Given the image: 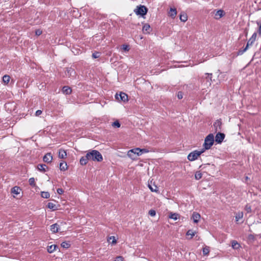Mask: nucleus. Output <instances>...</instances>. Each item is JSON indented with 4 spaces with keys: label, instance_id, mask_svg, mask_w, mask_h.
<instances>
[{
    "label": "nucleus",
    "instance_id": "f257e3e1",
    "mask_svg": "<svg viewBox=\"0 0 261 261\" xmlns=\"http://www.w3.org/2000/svg\"><path fill=\"white\" fill-rule=\"evenodd\" d=\"M214 143V136L213 134H208L204 139L203 144V148L202 149L208 150L211 148Z\"/></svg>",
    "mask_w": 261,
    "mask_h": 261
},
{
    "label": "nucleus",
    "instance_id": "f03ea898",
    "mask_svg": "<svg viewBox=\"0 0 261 261\" xmlns=\"http://www.w3.org/2000/svg\"><path fill=\"white\" fill-rule=\"evenodd\" d=\"M201 82L205 87L208 88L211 86L212 83V73H205L201 77Z\"/></svg>",
    "mask_w": 261,
    "mask_h": 261
},
{
    "label": "nucleus",
    "instance_id": "7ed1b4c3",
    "mask_svg": "<svg viewBox=\"0 0 261 261\" xmlns=\"http://www.w3.org/2000/svg\"><path fill=\"white\" fill-rule=\"evenodd\" d=\"M204 152V149H201L200 151L197 150H194L190 152L187 156L189 161H194L198 159V158Z\"/></svg>",
    "mask_w": 261,
    "mask_h": 261
},
{
    "label": "nucleus",
    "instance_id": "20e7f679",
    "mask_svg": "<svg viewBox=\"0 0 261 261\" xmlns=\"http://www.w3.org/2000/svg\"><path fill=\"white\" fill-rule=\"evenodd\" d=\"M91 161L100 162L103 160V157L102 154L96 150H91Z\"/></svg>",
    "mask_w": 261,
    "mask_h": 261
},
{
    "label": "nucleus",
    "instance_id": "39448f33",
    "mask_svg": "<svg viewBox=\"0 0 261 261\" xmlns=\"http://www.w3.org/2000/svg\"><path fill=\"white\" fill-rule=\"evenodd\" d=\"M134 12L137 15L144 17L148 12L147 8L144 5H139L135 9Z\"/></svg>",
    "mask_w": 261,
    "mask_h": 261
},
{
    "label": "nucleus",
    "instance_id": "423d86ee",
    "mask_svg": "<svg viewBox=\"0 0 261 261\" xmlns=\"http://www.w3.org/2000/svg\"><path fill=\"white\" fill-rule=\"evenodd\" d=\"M76 72L74 68L71 67H68L65 68V75L63 77L70 78L71 79H74L76 77Z\"/></svg>",
    "mask_w": 261,
    "mask_h": 261
},
{
    "label": "nucleus",
    "instance_id": "0eeeda50",
    "mask_svg": "<svg viewBox=\"0 0 261 261\" xmlns=\"http://www.w3.org/2000/svg\"><path fill=\"white\" fill-rule=\"evenodd\" d=\"M127 156L132 160H135L137 156H140V148L137 147L128 151Z\"/></svg>",
    "mask_w": 261,
    "mask_h": 261
},
{
    "label": "nucleus",
    "instance_id": "6e6552de",
    "mask_svg": "<svg viewBox=\"0 0 261 261\" xmlns=\"http://www.w3.org/2000/svg\"><path fill=\"white\" fill-rule=\"evenodd\" d=\"M66 223L63 221L58 222V223H54L50 225V230L53 233H56L59 232L61 226Z\"/></svg>",
    "mask_w": 261,
    "mask_h": 261
},
{
    "label": "nucleus",
    "instance_id": "1a4fd4ad",
    "mask_svg": "<svg viewBox=\"0 0 261 261\" xmlns=\"http://www.w3.org/2000/svg\"><path fill=\"white\" fill-rule=\"evenodd\" d=\"M115 97L117 99L123 102L128 101V96L124 92H120L119 94H116Z\"/></svg>",
    "mask_w": 261,
    "mask_h": 261
},
{
    "label": "nucleus",
    "instance_id": "9d476101",
    "mask_svg": "<svg viewBox=\"0 0 261 261\" xmlns=\"http://www.w3.org/2000/svg\"><path fill=\"white\" fill-rule=\"evenodd\" d=\"M225 135L223 133L219 132L216 134L215 136V141L218 144H221L224 139Z\"/></svg>",
    "mask_w": 261,
    "mask_h": 261
},
{
    "label": "nucleus",
    "instance_id": "9b49d317",
    "mask_svg": "<svg viewBox=\"0 0 261 261\" xmlns=\"http://www.w3.org/2000/svg\"><path fill=\"white\" fill-rule=\"evenodd\" d=\"M53 160V156L50 152L47 153L43 158V161L47 163H50Z\"/></svg>",
    "mask_w": 261,
    "mask_h": 261
},
{
    "label": "nucleus",
    "instance_id": "f8f14e48",
    "mask_svg": "<svg viewBox=\"0 0 261 261\" xmlns=\"http://www.w3.org/2000/svg\"><path fill=\"white\" fill-rule=\"evenodd\" d=\"M142 31L144 34H149L152 31V29L148 23H145L143 27Z\"/></svg>",
    "mask_w": 261,
    "mask_h": 261
},
{
    "label": "nucleus",
    "instance_id": "ddd939ff",
    "mask_svg": "<svg viewBox=\"0 0 261 261\" xmlns=\"http://www.w3.org/2000/svg\"><path fill=\"white\" fill-rule=\"evenodd\" d=\"M200 218H201V216L199 213H198L197 212H194L193 213L192 216V219L194 223H198Z\"/></svg>",
    "mask_w": 261,
    "mask_h": 261
},
{
    "label": "nucleus",
    "instance_id": "4468645a",
    "mask_svg": "<svg viewBox=\"0 0 261 261\" xmlns=\"http://www.w3.org/2000/svg\"><path fill=\"white\" fill-rule=\"evenodd\" d=\"M256 36H257V33L256 32H254L252 36L251 37V38L249 39V40L248 41L247 43V45H248V46L249 47L250 45H252V44L254 42V41H255L256 40Z\"/></svg>",
    "mask_w": 261,
    "mask_h": 261
},
{
    "label": "nucleus",
    "instance_id": "2eb2a0df",
    "mask_svg": "<svg viewBox=\"0 0 261 261\" xmlns=\"http://www.w3.org/2000/svg\"><path fill=\"white\" fill-rule=\"evenodd\" d=\"M37 168L39 171L42 173H45L47 171V169H48V167H47V166L45 164H38L37 165Z\"/></svg>",
    "mask_w": 261,
    "mask_h": 261
},
{
    "label": "nucleus",
    "instance_id": "dca6fc26",
    "mask_svg": "<svg viewBox=\"0 0 261 261\" xmlns=\"http://www.w3.org/2000/svg\"><path fill=\"white\" fill-rule=\"evenodd\" d=\"M62 92L65 95H69L71 93L72 89L70 87L67 86H64L62 88Z\"/></svg>",
    "mask_w": 261,
    "mask_h": 261
},
{
    "label": "nucleus",
    "instance_id": "f3484780",
    "mask_svg": "<svg viewBox=\"0 0 261 261\" xmlns=\"http://www.w3.org/2000/svg\"><path fill=\"white\" fill-rule=\"evenodd\" d=\"M67 155L66 151L63 149L59 150V158L60 159H64Z\"/></svg>",
    "mask_w": 261,
    "mask_h": 261
},
{
    "label": "nucleus",
    "instance_id": "a211bd4d",
    "mask_svg": "<svg viewBox=\"0 0 261 261\" xmlns=\"http://www.w3.org/2000/svg\"><path fill=\"white\" fill-rule=\"evenodd\" d=\"M57 248H58V246L55 244L48 246L47 247V252L49 253H51L56 249Z\"/></svg>",
    "mask_w": 261,
    "mask_h": 261
},
{
    "label": "nucleus",
    "instance_id": "6ab92c4d",
    "mask_svg": "<svg viewBox=\"0 0 261 261\" xmlns=\"http://www.w3.org/2000/svg\"><path fill=\"white\" fill-rule=\"evenodd\" d=\"M224 15V11L222 10H218L215 13V16L216 19H219L222 17Z\"/></svg>",
    "mask_w": 261,
    "mask_h": 261
},
{
    "label": "nucleus",
    "instance_id": "aec40b11",
    "mask_svg": "<svg viewBox=\"0 0 261 261\" xmlns=\"http://www.w3.org/2000/svg\"><path fill=\"white\" fill-rule=\"evenodd\" d=\"M47 207L53 211H56L58 209V206L53 202H48L47 205Z\"/></svg>",
    "mask_w": 261,
    "mask_h": 261
},
{
    "label": "nucleus",
    "instance_id": "412c9836",
    "mask_svg": "<svg viewBox=\"0 0 261 261\" xmlns=\"http://www.w3.org/2000/svg\"><path fill=\"white\" fill-rule=\"evenodd\" d=\"M231 247L234 249H238L241 247L240 244L236 240H233L231 242Z\"/></svg>",
    "mask_w": 261,
    "mask_h": 261
},
{
    "label": "nucleus",
    "instance_id": "4be33fe9",
    "mask_svg": "<svg viewBox=\"0 0 261 261\" xmlns=\"http://www.w3.org/2000/svg\"><path fill=\"white\" fill-rule=\"evenodd\" d=\"M179 19L182 22H186L188 19V16L186 13L185 12H182L180 13L179 15Z\"/></svg>",
    "mask_w": 261,
    "mask_h": 261
},
{
    "label": "nucleus",
    "instance_id": "5701e85b",
    "mask_svg": "<svg viewBox=\"0 0 261 261\" xmlns=\"http://www.w3.org/2000/svg\"><path fill=\"white\" fill-rule=\"evenodd\" d=\"M169 14L172 18H174L177 14L176 9L175 8H171L170 9Z\"/></svg>",
    "mask_w": 261,
    "mask_h": 261
},
{
    "label": "nucleus",
    "instance_id": "b1692460",
    "mask_svg": "<svg viewBox=\"0 0 261 261\" xmlns=\"http://www.w3.org/2000/svg\"><path fill=\"white\" fill-rule=\"evenodd\" d=\"M21 191V189L19 187L15 186L11 189V193L18 195L20 193V191Z\"/></svg>",
    "mask_w": 261,
    "mask_h": 261
},
{
    "label": "nucleus",
    "instance_id": "393cba45",
    "mask_svg": "<svg viewBox=\"0 0 261 261\" xmlns=\"http://www.w3.org/2000/svg\"><path fill=\"white\" fill-rule=\"evenodd\" d=\"M68 166L65 162H61L60 163V169L61 171H65L67 170Z\"/></svg>",
    "mask_w": 261,
    "mask_h": 261
},
{
    "label": "nucleus",
    "instance_id": "a878e982",
    "mask_svg": "<svg viewBox=\"0 0 261 261\" xmlns=\"http://www.w3.org/2000/svg\"><path fill=\"white\" fill-rule=\"evenodd\" d=\"M148 187L151 192L159 193L158 188L156 185H154V187L153 188L149 184H148Z\"/></svg>",
    "mask_w": 261,
    "mask_h": 261
},
{
    "label": "nucleus",
    "instance_id": "bb28decb",
    "mask_svg": "<svg viewBox=\"0 0 261 261\" xmlns=\"http://www.w3.org/2000/svg\"><path fill=\"white\" fill-rule=\"evenodd\" d=\"M248 45H246V46H245V48H244L243 49L241 48V49H240L237 52V55L238 56H241L242 55H243L248 48Z\"/></svg>",
    "mask_w": 261,
    "mask_h": 261
},
{
    "label": "nucleus",
    "instance_id": "cd10ccee",
    "mask_svg": "<svg viewBox=\"0 0 261 261\" xmlns=\"http://www.w3.org/2000/svg\"><path fill=\"white\" fill-rule=\"evenodd\" d=\"M61 246L63 248L68 249L71 246V244L69 242L64 241L61 243Z\"/></svg>",
    "mask_w": 261,
    "mask_h": 261
},
{
    "label": "nucleus",
    "instance_id": "c85d7f7f",
    "mask_svg": "<svg viewBox=\"0 0 261 261\" xmlns=\"http://www.w3.org/2000/svg\"><path fill=\"white\" fill-rule=\"evenodd\" d=\"M169 217L174 220H177L179 218V215L176 213H171Z\"/></svg>",
    "mask_w": 261,
    "mask_h": 261
},
{
    "label": "nucleus",
    "instance_id": "c756f323",
    "mask_svg": "<svg viewBox=\"0 0 261 261\" xmlns=\"http://www.w3.org/2000/svg\"><path fill=\"white\" fill-rule=\"evenodd\" d=\"M41 196L43 198H48L50 197V194L48 192L43 191L41 193Z\"/></svg>",
    "mask_w": 261,
    "mask_h": 261
},
{
    "label": "nucleus",
    "instance_id": "7c9ffc66",
    "mask_svg": "<svg viewBox=\"0 0 261 261\" xmlns=\"http://www.w3.org/2000/svg\"><path fill=\"white\" fill-rule=\"evenodd\" d=\"M221 124H222L221 121L219 120H217L216 122H214V126L216 128V130H217L218 127H219V129H220Z\"/></svg>",
    "mask_w": 261,
    "mask_h": 261
},
{
    "label": "nucleus",
    "instance_id": "2f4dec72",
    "mask_svg": "<svg viewBox=\"0 0 261 261\" xmlns=\"http://www.w3.org/2000/svg\"><path fill=\"white\" fill-rule=\"evenodd\" d=\"M202 174L200 171H196L195 174V178L196 180H199L202 178Z\"/></svg>",
    "mask_w": 261,
    "mask_h": 261
},
{
    "label": "nucleus",
    "instance_id": "473e14b6",
    "mask_svg": "<svg viewBox=\"0 0 261 261\" xmlns=\"http://www.w3.org/2000/svg\"><path fill=\"white\" fill-rule=\"evenodd\" d=\"M10 77L9 75H5L3 77V81L5 84H8L10 81Z\"/></svg>",
    "mask_w": 261,
    "mask_h": 261
},
{
    "label": "nucleus",
    "instance_id": "72a5a7b5",
    "mask_svg": "<svg viewBox=\"0 0 261 261\" xmlns=\"http://www.w3.org/2000/svg\"><path fill=\"white\" fill-rule=\"evenodd\" d=\"M112 126L114 127L119 128L121 126V124L119 120H117L112 123Z\"/></svg>",
    "mask_w": 261,
    "mask_h": 261
},
{
    "label": "nucleus",
    "instance_id": "f704fd0d",
    "mask_svg": "<svg viewBox=\"0 0 261 261\" xmlns=\"http://www.w3.org/2000/svg\"><path fill=\"white\" fill-rule=\"evenodd\" d=\"M243 217V212H239L235 216V219L237 222H238L240 219L242 218Z\"/></svg>",
    "mask_w": 261,
    "mask_h": 261
},
{
    "label": "nucleus",
    "instance_id": "c9c22d12",
    "mask_svg": "<svg viewBox=\"0 0 261 261\" xmlns=\"http://www.w3.org/2000/svg\"><path fill=\"white\" fill-rule=\"evenodd\" d=\"M88 161H87V159L85 158L84 156H82L80 160V163L82 165H86L87 164Z\"/></svg>",
    "mask_w": 261,
    "mask_h": 261
},
{
    "label": "nucleus",
    "instance_id": "e433bc0d",
    "mask_svg": "<svg viewBox=\"0 0 261 261\" xmlns=\"http://www.w3.org/2000/svg\"><path fill=\"white\" fill-rule=\"evenodd\" d=\"M244 209L245 211L247 212V213H251L252 212L251 206L249 204H247L245 205Z\"/></svg>",
    "mask_w": 261,
    "mask_h": 261
},
{
    "label": "nucleus",
    "instance_id": "4c0bfd02",
    "mask_svg": "<svg viewBox=\"0 0 261 261\" xmlns=\"http://www.w3.org/2000/svg\"><path fill=\"white\" fill-rule=\"evenodd\" d=\"M29 182L30 186H31L33 187H34L36 185L35 181V178L34 177H31L29 179Z\"/></svg>",
    "mask_w": 261,
    "mask_h": 261
},
{
    "label": "nucleus",
    "instance_id": "58836bf2",
    "mask_svg": "<svg viewBox=\"0 0 261 261\" xmlns=\"http://www.w3.org/2000/svg\"><path fill=\"white\" fill-rule=\"evenodd\" d=\"M210 252L209 247H205L203 248L202 250V253L204 255H207Z\"/></svg>",
    "mask_w": 261,
    "mask_h": 261
},
{
    "label": "nucleus",
    "instance_id": "ea45409f",
    "mask_svg": "<svg viewBox=\"0 0 261 261\" xmlns=\"http://www.w3.org/2000/svg\"><path fill=\"white\" fill-rule=\"evenodd\" d=\"M100 53L98 51H95L92 53V57L93 59H97L100 57Z\"/></svg>",
    "mask_w": 261,
    "mask_h": 261
},
{
    "label": "nucleus",
    "instance_id": "a19ab883",
    "mask_svg": "<svg viewBox=\"0 0 261 261\" xmlns=\"http://www.w3.org/2000/svg\"><path fill=\"white\" fill-rule=\"evenodd\" d=\"M91 151L90 150L89 152H88L85 156H84L85 158L87 159V161L91 160Z\"/></svg>",
    "mask_w": 261,
    "mask_h": 261
},
{
    "label": "nucleus",
    "instance_id": "79ce46f5",
    "mask_svg": "<svg viewBox=\"0 0 261 261\" xmlns=\"http://www.w3.org/2000/svg\"><path fill=\"white\" fill-rule=\"evenodd\" d=\"M122 49L124 51H128L129 50V45L127 44H123L122 45Z\"/></svg>",
    "mask_w": 261,
    "mask_h": 261
},
{
    "label": "nucleus",
    "instance_id": "37998d69",
    "mask_svg": "<svg viewBox=\"0 0 261 261\" xmlns=\"http://www.w3.org/2000/svg\"><path fill=\"white\" fill-rule=\"evenodd\" d=\"M72 51L75 55H79L80 53H81V50L80 49L76 48H73Z\"/></svg>",
    "mask_w": 261,
    "mask_h": 261
},
{
    "label": "nucleus",
    "instance_id": "c03bdc74",
    "mask_svg": "<svg viewBox=\"0 0 261 261\" xmlns=\"http://www.w3.org/2000/svg\"><path fill=\"white\" fill-rule=\"evenodd\" d=\"M109 239L108 240V241H109V240L112 239V242H111L112 244L114 245V244H115L116 243L117 241H116L115 237L111 236V237H109Z\"/></svg>",
    "mask_w": 261,
    "mask_h": 261
},
{
    "label": "nucleus",
    "instance_id": "a18cd8bd",
    "mask_svg": "<svg viewBox=\"0 0 261 261\" xmlns=\"http://www.w3.org/2000/svg\"><path fill=\"white\" fill-rule=\"evenodd\" d=\"M140 151L141 155L143 153H148L149 152L148 149L146 148H140Z\"/></svg>",
    "mask_w": 261,
    "mask_h": 261
},
{
    "label": "nucleus",
    "instance_id": "49530a36",
    "mask_svg": "<svg viewBox=\"0 0 261 261\" xmlns=\"http://www.w3.org/2000/svg\"><path fill=\"white\" fill-rule=\"evenodd\" d=\"M148 213H149V215L151 217H154L156 215V212H155V211H154L153 210H150L149 211Z\"/></svg>",
    "mask_w": 261,
    "mask_h": 261
},
{
    "label": "nucleus",
    "instance_id": "de8ad7c7",
    "mask_svg": "<svg viewBox=\"0 0 261 261\" xmlns=\"http://www.w3.org/2000/svg\"><path fill=\"white\" fill-rule=\"evenodd\" d=\"M177 97L179 99H181L183 97V93L181 91H178L177 94Z\"/></svg>",
    "mask_w": 261,
    "mask_h": 261
},
{
    "label": "nucleus",
    "instance_id": "09e8293b",
    "mask_svg": "<svg viewBox=\"0 0 261 261\" xmlns=\"http://www.w3.org/2000/svg\"><path fill=\"white\" fill-rule=\"evenodd\" d=\"M186 234H187V236H189V235H190V236H191V238H192L193 236H194V235H195V233H194V232H193L192 231V230H189L187 231V232Z\"/></svg>",
    "mask_w": 261,
    "mask_h": 261
},
{
    "label": "nucleus",
    "instance_id": "8fccbe9b",
    "mask_svg": "<svg viewBox=\"0 0 261 261\" xmlns=\"http://www.w3.org/2000/svg\"><path fill=\"white\" fill-rule=\"evenodd\" d=\"M42 31L40 29H37L35 31V35L36 36H40L42 34Z\"/></svg>",
    "mask_w": 261,
    "mask_h": 261
},
{
    "label": "nucleus",
    "instance_id": "3c124183",
    "mask_svg": "<svg viewBox=\"0 0 261 261\" xmlns=\"http://www.w3.org/2000/svg\"><path fill=\"white\" fill-rule=\"evenodd\" d=\"M124 259L122 256H117L115 259V261H124Z\"/></svg>",
    "mask_w": 261,
    "mask_h": 261
},
{
    "label": "nucleus",
    "instance_id": "603ef678",
    "mask_svg": "<svg viewBox=\"0 0 261 261\" xmlns=\"http://www.w3.org/2000/svg\"><path fill=\"white\" fill-rule=\"evenodd\" d=\"M57 192L58 194L62 195L64 192V190L62 188H58Z\"/></svg>",
    "mask_w": 261,
    "mask_h": 261
},
{
    "label": "nucleus",
    "instance_id": "864d4df0",
    "mask_svg": "<svg viewBox=\"0 0 261 261\" xmlns=\"http://www.w3.org/2000/svg\"><path fill=\"white\" fill-rule=\"evenodd\" d=\"M42 113V111L40 110H38L35 112V116H39Z\"/></svg>",
    "mask_w": 261,
    "mask_h": 261
},
{
    "label": "nucleus",
    "instance_id": "5fc2aeb1",
    "mask_svg": "<svg viewBox=\"0 0 261 261\" xmlns=\"http://www.w3.org/2000/svg\"><path fill=\"white\" fill-rule=\"evenodd\" d=\"M248 238L249 240H254V237L252 234H249Z\"/></svg>",
    "mask_w": 261,
    "mask_h": 261
},
{
    "label": "nucleus",
    "instance_id": "6e6d98bb",
    "mask_svg": "<svg viewBox=\"0 0 261 261\" xmlns=\"http://www.w3.org/2000/svg\"><path fill=\"white\" fill-rule=\"evenodd\" d=\"M257 32H258L259 35L261 36V23H260V25L259 26Z\"/></svg>",
    "mask_w": 261,
    "mask_h": 261
},
{
    "label": "nucleus",
    "instance_id": "4d7b16f0",
    "mask_svg": "<svg viewBox=\"0 0 261 261\" xmlns=\"http://www.w3.org/2000/svg\"><path fill=\"white\" fill-rule=\"evenodd\" d=\"M245 37H247V35H248V31L247 29H245Z\"/></svg>",
    "mask_w": 261,
    "mask_h": 261
},
{
    "label": "nucleus",
    "instance_id": "13d9d810",
    "mask_svg": "<svg viewBox=\"0 0 261 261\" xmlns=\"http://www.w3.org/2000/svg\"><path fill=\"white\" fill-rule=\"evenodd\" d=\"M249 179V177L248 176L245 177V180H247Z\"/></svg>",
    "mask_w": 261,
    "mask_h": 261
}]
</instances>
